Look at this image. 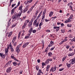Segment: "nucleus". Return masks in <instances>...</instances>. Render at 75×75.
I'll list each match as a JSON object with an SVG mask.
<instances>
[{
    "label": "nucleus",
    "instance_id": "obj_52",
    "mask_svg": "<svg viewBox=\"0 0 75 75\" xmlns=\"http://www.w3.org/2000/svg\"><path fill=\"white\" fill-rule=\"evenodd\" d=\"M23 70H21L20 72V74H23Z\"/></svg>",
    "mask_w": 75,
    "mask_h": 75
},
{
    "label": "nucleus",
    "instance_id": "obj_38",
    "mask_svg": "<svg viewBox=\"0 0 75 75\" xmlns=\"http://www.w3.org/2000/svg\"><path fill=\"white\" fill-rule=\"evenodd\" d=\"M37 22V19H35V21L33 23V25L34 24H36Z\"/></svg>",
    "mask_w": 75,
    "mask_h": 75
},
{
    "label": "nucleus",
    "instance_id": "obj_17",
    "mask_svg": "<svg viewBox=\"0 0 75 75\" xmlns=\"http://www.w3.org/2000/svg\"><path fill=\"white\" fill-rule=\"evenodd\" d=\"M16 8H15V7H14V8H13L12 9L11 12V13L12 15H13L14 13V10H15V9Z\"/></svg>",
    "mask_w": 75,
    "mask_h": 75
},
{
    "label": "nucleus",
    "instance_id": "obj_6",
    "mask_svg": "<svg viewBox=\"0 0 75 75\" xmlns=\"http://www.w3.org/2000/svg\"><path fill=\"white\" fill-rule=\"evenodd\" d=\"M14 54H12L11 55V58H12V59H13L15 61H19V60H18L16 57H14Z\"/></svg>",
    "mask_w": 75,
    "mask_h": 75
},
{
    "label": "nucleus",
    "instance_id": "obj_55",
    "mask_svg": "<svg viewBox=\"0 0 75 75\" xmlns=\"http://www.w3.org/2000/svg\"><path fill=\"white\" fill-rule=\"evenodd\" d=\"M45 21H46V22H48V21H50V20H49V19L48 20L47 19H45Z\"/></svg>",
    "mask_w": 75,
    "mask_h": 75
},
{
    "label": "nucleus",
    "instance_id": "obj_2",
    "mask_svg": "<svg viewBox=\"0 0 75 75\" xmlns=\"http://www.w3.org/2000/svg\"><path fill=\"white\" fill-rule=\"evenodd\" d=\"M22 45V44H19L17 46L16 49V51L18 53L20 52V48L21 47V46Z\"/></svg>",
    "mask_w": 75,
    "mask_h": 75
},
{
    "label": "nucleus",
    "instance_id": "obj_32",
    "mask_svg": "<svg viewBox=\"0 0 75 75\" xmlns=\"http://www.w3.org/2000/svg\"><path fill=\"white\" fill-rule=\"evenodd\" d=\"M16 25H17V24L16 23L13 24V25L12 26L11 28H13V27H15L16 26Z\"/></svg>",
    "mask_w": 75,
    "mask_h": 75
},
{
    "label": "nucleus",
    "instance_id": "obj_4",
    "mask_svg": "<svg viewBox=\"0 0 75 75\" xmlns=\"http://www.w3.org/2000/svg\"><path fill=\"white\" fill-rule=\"evenodd\" d=\"M9 47H10L9 46H8L7 48H6L5 49V54L6 55H7V56H8V49H9Z\"/></svg>",
    "mask_w": 75,
    "mask_h": 75
},
{
    "label": "nucleus",
    "instance_id": "obj_29",
    "mask_svg": "<svg viewBox=\"0 0 75 75\" xmlns=\"http://www.w3.org/2000/svg\"><path fill=\"white\" fill-rule=\"evenodd\" d=\"M46 9H45L43 12V15H45V13H46Z\"/></svg>",
    "mask_w": 75,
    "mask_h": 75
},
{
    "label": "nucleus",
    "instance_id": "obj_13",
    "mask_svg": "<svg viewBox=\"0 0 75 75\" xmlns=\"http://www.w3.org/2000/svg\"><path fill=\"white\" fill-rule=\"evenodd\" d=\"M45 15H42V20L41 21L42 22H44V20H45Z\"/></svg>",
    "mask_w": 75,
    "mask_h": 75
},
{
    "label": "nucleus",
    "instance_id": "obj_50",
    "mask_svg": "<svg viewBox=\"0 0 75 75\" xmlns=\"http://www.w3.org/2000/svg\"><path fill=\"white\" fill-rule=\"evenodd\" d=\"M72 40L73 42H74H74H75V37H74V38L72 39Z\"/></svg>",
    "mask_w": 75,
    "mask_h": 75
},
{
    "label": "nucleus",
    "instance_id": "obj_39",
    "mask_svg": "<svg viewBox=\"0 0 75 75\" xmlns=\"http://www.w3.org/2000/svg\"><path fill=\"white\" fill-rule=\"evenodd\" d=\"M17 44V42H15L13 43V45L14 46V47H16Z\"/></svg>",
    "mask_w": 75,
    "mask_h": 75
},
{
    "label": "nucleus",
    "instance_id": "obj_35",
    "mask_svg": "<svg viewBox=\"0 0 75 75\" xmlns=\"http://www.w3.org/2000/svg\"><path fill=\"white\" fill-rule=\"evenodd\" d=\"M13 65L14 66H16L17 63V62H13Z\"/></svg>",
    "mask_w": 75,
    "mask_h": 75
},
{
    "label": "nucleus",
    "instance_id": "obj_9",
    "mask_svg": "<svg viewBox=\"0 0 75 75\" xmlns=\"http://www.w3.org/2000/svg\"><path fill=\"white\" fill-rule=\"evenodd\" d=\"M11 69H12V68H11V67H9L6 69V72L7 73H10V72H11Z\"/></svg>",
    "mask_w": 75,
    "mask_h": 75
},
{
    "label": "nucleus",
    "instance_id": "obj_28",
    "mask_svg": "<svg viewBox=\"0 0 75 75\" xmlns=\"http://www.w3.org/2000/svg\"><path fill=\"white\" fill-rule=\"evenodd\" d=\"M48 55L49 57H51V56L52 55V52H50L48 53Z\"/></svg>",
    "mask_w": 75,
    "mask_h": 75
},
{
    "label": "nucleus",
    "instance_id": "obj_63",
    "mask_svg": "<svg viewBox=\"0 0 75 75\" xmlns=\"http://www.w3.org/2000/svg\"><path fill=\"white\" fill-rule=\"evenodd\" d=\"M68 23V21L67 20H66L64 21L65 23Z\"/></svg>",
    "mask_w": 75,
    "mask_h": 75
},
{
    "label": "nucleus",
    "instance_id": "obj_7",
    "mask_svg": "<svg viewBox=\"0 0 75 75\" xmlns=\"http://www.w3.org/2000/svg\"><path fill=\"white\" fill-rule=\"evenodd\" d=\"M11 20V18L9 19V21L7 22V24H8V27H9L10 26V25H11V22H10Z\"/></svg>",
    "mask_w": 75,
    "mask_h": 75
},
{
    "label": "nucleus",
    "instance_id": "obj_3",
    "mask_svg": "<svg viewBox=\"0 0 75 75\" xmlns=\"http://www.w3.org/2000/svg\"><path fill=\"white\" fill-rule=\"evenodd\" d=\"M52 61V59L51 58L47 59L45 63L46 65H47V64H49L50 61Z\"/></svg>",
    "mask_w": 75,
    "mask_h": 75
},
{
    "label": "nucleus",
    "instance_id": "obj_53",
    "mask_svg": "<svg viewBox=\"0 0 75 75\" xmlns=\"http://www.w3.org/2000/svg\"><path fill=\"white\" fill-rule=\"evenodd\" d=\"M64 68L60 69H59V71H63V70H64Z\"/></svg>",
    "mask_w": 75,
    "mask_h": 75
},
{
    "label": "nucleus",
    "instance_id": "obj_15",
    "mask_svg": "<svg viewBox=\"0 0 75 75\" xmlns=\"http://www.w3.org/2000/svg\"><path fill=\"white\" fill-rule=\"evenodd\" d=\"M38 14V10H37L35 13V15L33 16V17H34V18H36L37 17V14Z\"/></svg>",
    "mask_w": 75,
    "mask_h": 75
},
{
    "label": "nucleus",
    "instance_id": "obj_23",
    "mask_svg": "<svg viewBox=\"0 0 75 75\" xmlns=\"http://www.w3.org/2000/svg\"><path fill=\"white\" fill-rule=\"evenodd\" d=\"M28 9L27 8H25L23 10V12H22V13H25L26 11H28Z\"/></svg>",
    "mask_w": 75,
    "mask_h": 75
},
{
    "label": "nucleus",
    "instance_id": "obj_10",
    "mask_svg": "<svg viewBox=\"0 0 75 75\" xmlns=\"http://www.w3.org/2000/svg\"><path fill=\"white\" fill-rule=\"evenodd\" d=\"M54 29H56V32H58L59 30V29H60V27H59L57 26H54L53 28Z\"/></svg>",
    "mask_w": 75,
    "mask_h": 75
},
{
    "label": "nucleus",
    "instance_id": "obj_8",
    "mask_svg": "<svg viewBox=\"0 0 75 75\" xmlns=\"http://www.w3.org/2000/svg\"><path fill=\"white\" fill-rule=\"evenodd\" d=\"M71 65H73V64L71 63V62H70V64H69L68 63H66V65L68 67V68H69L70 67H71Z\"/></svg>",
    "mask_w": 75,
    "mask_h": 75
},
{
    "label": "nucleus",
    "instance_id": "obj_58",
    "mask_svg": "<svg viewBox=\"0 0 75 75\" xmlns=\"http://www.w3.org/2000/svg\"><path fill=\"white\" fill-rule=\"evenodd\" d=\"M40 59H38L37 60V62H38V63H40Z\"/></svg>",
    "mask_w": 75,
    "mask_h": 75
},
{
    "label": "nucleus",
    "instance_id": "obj_27",
    "mask_svg": "<svg viewBox=\"0 0 75 75\" xmlns=\"http://www.w3.org/2000/svg\"><path fill=\"white\" fill-rule=\"evenodd\" d=\"M69 43H70V45H71V44H72V43H71L72 42H73V41H72V39H69Z\"/></svg>",
    "mask_w": 75,
    "mask_h": 75
},
{
    "label": "nucleus",
    "instance_id": "obj_59",
    "mask_svg": "<svg viewBox=\"0 0 75 75\" xmlns=\"http://www.w3.org/2000/svg\"><path fill=\"white\" fill-rule=\"evenodd\" d=\"M25 26H24V25H23L22 27V29H23V30H24V29H25Z\"/></svg>",
    "mask_w": 75,
    "mask_h": 75
},
{
    "label": "nucleus",
    "instance_id": "obj_26",
    "mask_svg": "<svg viewBox=\"0 0 75 75\" xmlns=\"http://www.w3.org/2000/svg\"><path fill=\"white\" fill-rule=\"evenodd\" d=\"M20 1H18V5H17L16 7H15V8H17L18 6H20Z\"/></svg>",
    "mask_w": 75,
    "mask_h": 75
},
{
    "label": "nucleus",
    "instance_id": "obj_57",
    "mask_svg": "<svg viewBox=\"0 0 75 75\" xmlns=\"http://www.w3.org/2000/svg\"><path fill=\"white\" fill-rule=\"evenodd\" d=\"M41 27H39L37 29V30H40L41 29Z\"/></svg>",
    "mask_w": 75,
    "mask_h": 75
},
{
    "label": "nucleus",
    "instance_id": "obj_42",
    "mask_svg": "<svg viewBox=\"0 0 75 75\" xmlns=\"http://www.w3.org/2000/svg\"><path fill=\"white\" fill-rule=\"evenodd\" d=\"M38 73L41 74V70L39 69Z\"/></svg>",
    "mask_w": 75,
    "mask_h": 75
},
{
    "label": "nucleus",
    "instance_id": "obj_19",
    "mask_svg": "<svg viewBox=\"0 0 75 75\" xmlns=\"http://www.w3.org/2000/svg\"><path fill=\"white\" fill-rule=\"evenodd\" d=\"M12 34H13V31H11L9 32V34L8 35V37H10L11 36V35H12Z\"/></svg>",
    "mask_w": 75,
    "mask_h": 75
},
{
    "label": "nucleus",
    "instance_id": "obj_22",
    "mask_svg": "<svg viewBox=\"0 0 75 75\" xmlns=\"http://www.w3.org/2000/svg\"><path fill=\"white\" fill-rule=\"evenodd\" d=\"M33 27H32L28 31V33H30V34H31V33H32V31H33Z\"/></svg>",
    "mask_w": 75,
    "mask_h": 75
},
{
    "label": "nucleus",
    "instance_id": "obj_18",
    "mask_svg": "<svg viewBox=\"0 0 75 75\" xmlns=\"http://www.w3.org/2000/svg\"><path fill=\"white\" fill-rule=\"evenodd\" d=\"M74 54V52H72V53H69L68 54V56H69V57H72V56H73Z\"/></svg>",
    "mask_w": 75,
    "mask_h": 75
},
{
    "label": "nucleus",
    "instance_id": "obj_44",
    "mask_svg": "<svg viewBox=\"0 0 75 75\" xmlns=\"http://www.w3.org/2000/svg\"><path fill=\"white\" fill-rule=\"evenodd\" d=\"M45 65H47L46 64H45V63H44V62H42V66H45Z\"/></svg>",
    "mask_w": 75,
    "mask_h": 75
},
{
    "label": "nucleus",
    "instance_id": "obj_5",
    "mask_svg": "<svg viewBox=\"0 0 75 75\" xmlns=\"http://www.w3.org/2000/svg\"><path fill=\"white\" fill-rule=\"evenodd\" d=\"M57 67H52L50 70V72L52 71V72H55V71H56V69Z\"/></svg>",
    "mask_w": 75,
    "mask_h": 75
},
{
    "label": "nucleus",
    "instance_id": "obj_12",
    "mask_svg": "<svg viewBox=\"0 0 75 75\" xmlns=\"http://www.w3.org/2000/svg\"><path fill=\"white\" fill-rule=\"evenodd\" d=\"M54 44V42L52 41H51L50 42V44H49L48 46L49 47H52Z\"/></svg>",
    "mask_w": 75,
    "mask_h": 75
},
{
    "label": "nucleus",
    "instance_id": "obj_14",
    "mask_svg": "<svg viewBox=\"0 0 75 75\" xmlns=\"http://www.w3.org/2000/svg\"><path fill=\"white\" fill-rule=\"evenodd\" d=\"M16 38H17L16 36H15L12 39V43L13 44H14V42L16 41Z\"/></svg>",
    "mask_w": 75,
    "mask_h": 75
},
{
    "label": "nucleus",
    "instance_id": "obj_40",
    "mask_svg": "<svg viewBox=\"0 0 75 75\" xmlns=\"http://www.w3.org/2000/svg\"><path fill=\"white\" fill-rule=\"evenodd\" d=\"M36 32H37V30H32V33H35Z\"/></svg>",
    "mask_w": 75,
    "mask_h": 75
},
{
    "label": "nucleus",
    "instance_id": "obj_30",
    "mask_svg": "<svg viewBox=\"0 0 75 75\" xmlns=\"http://www.w3.org/2000/svg\"><path fill=\"white\" fill-rule=\"evenodd\" d=\"M33 0H30V1L28 0V4H30V3H32Z\"/></svg>",
    "mask_w": 75,
    "mask_h": 75
},
{
    "label": "nucleus",
    "instance_id": "obj_43",
    "mask_svg": "<svg viewBox=\"0 0 75 75\" xmlns=\"http://www.w3.org/2000/svg\"><path fill=\"white\" fill-rule=\"evenodd\" d=\"M55 48V47L54 46L53 47H52L51 49H50V50L51 51H52V50H54Z\"/></svg>",
    "mask_w": 75,
    "mask_h": 75
},
{
    "label": "nucleus",
    "instance_id": "obj_24",
    "mask_svg": "<svg viewBox=\"0 0 75 75\" xmlns=\"http://www.w3.org/2000/svg\"><path fill=\"white\" fill-rule=\"evenodd\" d=\"M67 57V56H65L62 59V61L64 62L66 58Z\"/></svg>",
    "mask_w": 75,
    "mask_h": 75
},
{
    "label": "nucleus",
    "instance_id": "obj_61",
    "mask_svg": "<svg viewBox=\"0 0 75 75\" xmlns=\"http://www.w3.org/2000/svg\"><path fill=\"white\" fill-rule=\"evenodd\" d=\"M27 25V24L26 23V22H25L24 23L23 25H24V26H26V25Z\"/></svg>",
    "mask_w": 75,
    "mask_h": 75
},
{
    "label": "nucleus",
    "instance_id": "obj_47",
    "mask_svg": "<svg viewBox=\"0 0 75 75\" xmlns=\"http://www.w3.org/2000/svg\"><path fill=\"white\" fill-rule=\"evenodd\" d=\"M64 42L63 41H62L59 43V45H61L62 44H63V43H64Z\"/></svg>",
    "mask_w": 75,
    "mask_h": 75
},
{
    "label": "nucleus",
    "instance_id": "obj_1",
    "mask_svg": "<svg viewBox=\"0 0 75 75\" xmlns=\"http://www.w3.org/2000/svg\"><path fill=\"white\" fill-rule=\"evenodd\" d=\"M23 7V6L21 5L20 6L18 9V10H20L21 12H19L18 13H16L13 15L12 17V21L14 22V21H16V20L18 21L20 18V16H21V14L23 13V9L22 8Z\"/></svg>",
    "mask_w": 75,
    "mask_h": 75
},
{
    "label": "nucleus",
    "instance_id": "obj_49",
    "mask_svg": "<svg viewBox=\"0 0 75 75\" xmlns=\"http://www.w3.org/2000/svg\"><path fill=\"white\" fill-rule=\"evenodd\" d=\"M69 51H73V50L72 49V48H71V47H70L69 48Z\"/></svg>",
    "mask_w": 75,
    "mask_h": 75
},
{
    "label": "nucleus",
    "instance_id": "obj_51",
    "mask_svg": "<svg viewBox=\"0 0 75 75\" xmlns=\"http://www.w3.org/2000/svg\"><path fill=\"white\" fill-rule=\"evenodd\" d=\"M32 24H33V22H29V23L28 24L30 25H32Z\"/></svg>",
    "mask_w": 75,
    "mask_h": 75
},
{
    "label": "nucleus",
    "instance_id": "obj_41",
    "mask_svg": "<svg viewBox=\"0 0 75 75\" xmlns=\"http://www.w3.org/2000/svg\"><path fill=\"white\" fill-rule=\"evenodd\" d=\"M42 24H43L42 22L40 23L39 25V26L41 27V26L42 25Z\"/></svg>",
    "mask_w": 75,
    "mask_h": 75
},
{
    "label": "nucleus",
    "instance_id": "obj_64",
    "mask_svg": "<svg viewBox=\"0 0 75 75\" xmlns=\"http://www.w3.org/2000/svg\"><path fill=\"white\" fill-rule=\"evenodd\" d=\"M70 8H71L70 10H72V6L71 5L70 6Z\"/></svg>",
    "mask_w": 75,
    "mask_h": 75
},
{
    "label": "nucleus",
    "instance_id": "obj_33",
    "mask_svg": "<svg viewBox=\"0 0 75 75\" xmlns=\"http://www.w3.org/2000/svg\"><path fill=\"white\" fill-rule=\"evenodd\" d=\"M70 47V45H67L66 47V48L67 49H69V48Z\"/></svg>",
    "mask_w": 75,
    "mask_h": 75
},
{
    "label": "nucleus",
    "instance_id": "obj_25",
    "mask_svg": "<svg viewBox=\"0 0 75 75\" xmlns=\"http://www.w3.org/2000/svg\"><path fill=\"white\" fill-rule=\"evenodd\" d=\"M34 25H35V27H38V25H39V22H38L37 23L34 24Z\"/></svg>",
    "mask_w": 75,
    "mask_h": 75
},
{
    "label": "nucleus",
    "instance_id": "obj_31",
    "mask_svg": "<svg viewBox=\"0 0 75 75\" xmlns=\"http://www.w3.org/2000/svg\"><path fill=\"white\" fill-rule=\"evenodd\" d=\"M35 68L37 71H38V70H39V66H38L37 65L35 67Z\"/></svg>",
    "mask_w": 75,
    "mask_h": 75
},
{
    "label": "nucleus",
    "instance_id": "obj_16",
    "mask_svg": "<svg viewBox=\"0 0 75 75\" xmlns=\"http://www.w3.org/2000/svg\"><path fill=\"white\" fill-rule=\"evenodd\" d=\"M50 65L48 64L47 65V67L46 68V71H49V69H50Z\"/></svg>",
    "mask_w": 75,
    "mask_h": 75
},
{
    "label": "nucleus",
    "instance_id": "obj_34",
    "mask_svg": "<svg viewBox=\"0 0 75 75\" xmlns=\"http://www.w3.org/2000/svg\"><path fill=\"white\" fill-rule=\"evenodd\" d=\"M67 26L68 27H72V24H67Z\"/></svg>",
    "mask_w": 75,
    "mask_h": 75
},
{
    "label": "nucleus",
    "instance_id": "obj_21",
    "mask_svg": "<svg viewBox=\"0 0 75 75\" xmlns=\"http://www.w3.org/2000/svg\"><path fill=\"white\" fill-rule=\"evenodd\" d=\"M10 49L11 50V52H14V49L13 48V46H12L10 45Z\"/></svg>",
    "mask_w": 75,
    "mask_h": 75
},
{
    "label": "nucleus",
    "instance_id": "obj_11",
    "mask_svg": "<svg viewBox=\"0 0 75 75\" xmlns=\"http://www.w3.org/2000/svg\"><path fill=\"white\" fill-rule=\"evenodd\" d=\"M29 44V42H27L26 43H25V44H24L23 46V48H25V47H26Z\"/></svg>",
    "mask_w": 75,
    "mask_h": 75
},
{
    "label": "nucleus",
    "instance_id": "obj_48",
    "mask_svg": "<svg viewBox=\"0 0 75 75\" xmlns=\"http://www.w3.org/2000/svg\"><path fill=\"white\" fill-rule=\"evenodd\" d=\"M34 7L33 6H32L31 8H30V11H31L33 10V8H34Z\"/></svg>",
    "mask_w": 75,
    "mask_h": 75
},
{
    "label": "nucleus",
    "instance_id": "obj_37",
    "mask_svg": "<svg viewBox=\"0 0 75 75\" xmlns=\"http://www.w3.org/2000/svg\"><path fill=\"white\" fill-rule=\"evenodd\" d=\"M20 35H21V32H19L18 35V39L20 38Z\"/></svg>",
    "mask_w": 75,
    "mask_h": 75
},
{
    "label": "nucleus",
    "instance_id": "obj_62",
    "mask_svg": "<svg viewBox=\"0 0 75 75\" xmlns=\"http://www.w3.org/2000/svg\"><path fill=\"white\" fill-rule=\"evenodd\" d=\"M3 54L1 53H0V57H1L2 58H3Z\"/></svg>",
    "mask_w": 75,
    "mask_h": 75
},
{
    "label": "nucleus",
    "instance_id": "obj_54",
    "mask_svg": "<svg viewBox=\"0 0 75 75\" xmlns=\"http://www.w3.org/2000/svg\"><path fill=\"white\" fill-rule=\"evenodd\" d=\"M68 40V39H65L64 40L63 42H66V41H67Z\"/></svg>",
    "mask_w": 75,
    "mask_h": 75
},
{
    "label": "nucleus",
    "instance_id": "obj_46",
    "mask_svg": "<svg viewBox=\"0 0 75 75\" xmlns=\"http://www.w3.org/2000/svg\"><path fill=\"white\" fill-rule=\"evenodd\" d=\"M9 62H8L6 64V67H8V65H10V64H9Z\"/></svg>",
    "mask_w": 75,
    "mask_h": 75
},
{
    "label": "nucleus",
    "instance_id": "obj_60",
    "mask_svg": "<svg viewBox=\"0 0 75 75\" xmlns=\"http://www.w3.org/2000/svg\"><path fill=\"white\" fill-rule=\"evenodd\" d=\"M69 38H72V35L71 34H70L69 35Z\"/></svg>",
    "mask_w": 75,
    "mask_h": 75
},
{
    "label": "nucleus",
    "instance_id": "obj_36",
    "mask_svg": "<svg viewBox=\"0 0 75 75\" xmlns=\"http://www.w3.org/2000/svg\"><path fill=\"white\" fill-rule=\"evenodd\" d=\"M72 17H73V15H72V14L70 16L69 18V19H70V20L72 19Z\"/></svg>",
    "mask_w": 75,
    "mask_h": 75
},
{
    "label": "nucleus",
    "instance_id": "obj_56",
    "mask_svg": "<svg viewBox=\"0 0 75 75\" xmlns=\"http://www.w3.org/2000/svg\"><path fill=\"white\" fill-rule=\"evenodd\" d=\"M28 38H29V36H25V39H27Z\"/></svg>",
    "mask_w": 75,
    "mask_h": 75
},
{
    "label": "nucleus",
    "instance_id": "obj_20",
    "mask_svg": "<svg viewBox=\"0 0 75 75\" xmlns=\"http://www.w3.org/2000/svg\"><path fill=\"white\" fill-rule=\"evenodd\" d=\"M54 14V12H52L51 11L50 12V14H49V17H51L52 15H53V14Z\"/></svg>",
    "mask_w": 75,
    "mask_h": 75
},
{
    "label": "nucleus",
    "instance_id": "obj_45",
    "mask_svg": "<svg viewBox=\"0 0 75 75\" xmlns=\"http://www.w3.org/2000/svg\"><path fill=\"white\" fill-rule=\"evenodd\" d=\"M16 5V3H15L14 4H13L12 5V8H13V7H14Z\"/></svg>",
    "mask_w": 75,
    "mask_h": 75
}]
</instances>
